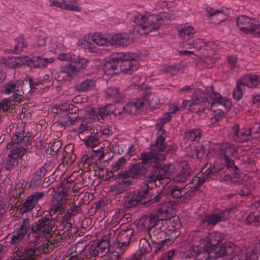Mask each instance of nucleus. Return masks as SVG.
<instances>
[{
  "label": "nucleus",
  "instance_id": "30",
  "mask_svg": "<svg viewBox=\"0 0 260 260\" xmlns=\"http://www.w3.org/2000/svg\"><path fill=\"white\" fill-rule=\"evenodd\" d=\"M120 57H115L106 61L103 66V70L106 74L113 75L119 72L118 59Z\"/></svg>",
  "mask_w": 260,
  "mask_h": 260
},
{
  "label": "nucleus",
  "instance_id": "37",
  "mask_svg": "<svg viewBox=\"0 0 260 260\" xmlns=\"http://www.w3.org/2000/svg\"><path fill=\"white\" fill-rule=\"evenodd\" d=\"M139 202L135 195L134 191H129L123 199V205L125 209H129L135 207Z\"/></svg>",
  "mask_w": 260,
  "mask_h": 260
},
{
  "label": "nucleus",
  "instance_id": "36",
  "mask_svg": "<svg viewBox=\"0 0 260 260\" xmlns=\"http://www.w3.org/2000/svg\"><path fill=\"white\" fill-rule=\"evenodd\" d=\"M105 92L107 99H112L115 102H120L123 99V95L116 87H109L105 89Z\"/></svg>",
  "mask_w": 260,
  "mask_h": 260
},
{
  "label": "nucleus",
  "instance_id": "47",
  "mask_svg": "<svg viewBox=\"0 0 260 260\" xmlns=\"http://www.w3.org/2000/svg\"><path fill=\"white\" fill-rule=\"evenodd\" d=\"M148 172L147 173L146 175H144L146 177V181L149 183H154L158 180L157 177L156 176L155 173H154V170L152 166V162H150L148 164Z\"/></svg>",
  "mask_w": 260,
  "mask_h": 260
},
{
  "label": "nucleus",
  "instance_id": "44",
  "mask_svg": "<svg viewBox=\"0 0 260 260\" xmlns=\"http://www.w3.org/2000/svg\"><path fill=\"white\" fill-rule=\"evenodd\" d=\"M96 133L97 132H94V133H91L87 135V138L84 143L87 147L91 148L93 149L99 144L100 141L98 137L96 136Z\"/></svg>",
  "mask_w": 260,
  "mask_h": 260
},
{
  "label": "nucleus",
  "instance_id": "39",
  "mask_svg": "<svg viewBox=\"0 0 260 260\" xmlns=\"http://www.w3.org/2000/svg\"><path fill=\"white\" fill-rule=\"evenodd\" d=\"M218 172V168H216L214 166L211 167V165H210V167L202 173L201 177H199L198 181L197 183V185L198 186L201 185L207 179L211 178Z\"/></svg>",
  "mask_w": 260,
  "mask_h": 260
},
{
  "label": "nucleus",
  "instance_id": "26",
  "mask_svg": "<svg viewBox=\"0 0 260 260\" xmlns=\"http://www.w3.org/2000/svg\"><path fill=\"white\" fill-rule=\"evenodd\" d=\"M162 225L164 227L165 225H166L167 229L170 232L169 234H174V236L175 237L178 236L180 233L179 230L181 224L179 218L177 217L164 220V224Z\"/></svg>",
  "mask_w": 260,
  "mask_h": 260
},
{
  "label": "nucleus",
  "instance_id": "22",
  "mask_svg": "<svg viewBox=\"0 0 260 260\" xmlns=\"http://www.w3.org/2000/svg\"><path fill=\"white\" fill-rule=\"evenodd\" d=\"M110 44L116 46L125 47L129 45L133 41L128 35L120 34L109 36Z\"/></svg>",
  "mask_w": 260,
  "mask_h": 260
},
{
  "label": "nucleus",
  "instance_id": "41",
  "mask_svg": "<svg viewBox=\"0 0 260 260\" xmlns=\"http://www.w3.org/2000/svg\"><path fill=\"white\" fill-rule=\"evenodd\" d=\"M95 80L91 78H87L75 85V89L79 92H84L93 87Z\"/></svg>",
  "mask_w": 260,
  "mask_h": 260
},
{
  "label": "nucleus",
  "instance_id": "20",
  "mask_svg": "<svg viewBox=\"0 0 260 260\" xmlns=\"http://www.w3.org/2000/svg\"><path fill=\"white\" fill-rule=\"evenodd\" d=\"M29 228V219L28 218L23 219L22 224L14 232L13 235L11 238L10 243L15 245L21 241L26 234L27 230Z\"/></svg>",
  "mask_w": 260,
  "mask_h": 260
},
{
  "label": "nucleus",
  "instance_id": "33",
  "mask_svg": "<svg viewBox=\"0 0 260 260\" xmlns=\"http://www.w3.org/2000/svg\"><path fill=\"white\" fill-rule=\"evenodd\" d=\"M238 81L243 87L247 86L249 88H253L259 84V76L256 75H246L243 76Z\"/></svg>",
  "mask_w": 260,
  "mask_h": 260
},
{
  "label": "nucleus",
  "instance_id": "53",
  "mask_svg": "<svg viewBox=\"0 0 260 260\" xmlns=\"http://www.w3.org/2000/svg\"><path fill=\"white\" fill-rule=\"evenodd\" d=\"M61 142L60 140L55 141L51 145L50 148L47 149V152L52 155L57 154L58 150L61 146Z\"/></svg>",
  "mask_w": 260,
  "mask_h": 260
},
{
  "label": "nucleus",
  "instance_id": "13",
  "mask_svg": "<svg viewBox=\"0 0 260 260\" xmlns=\"http://www.w3.org/2000/svg\"><path fill=\"white\" fill-rule=\"evenodd\" d=\"M180 170L172 177L174 183H183L189 178L191 171L189 165L186 161H182L179 164Z\"/></svg>",
  "mask_w": 260,
  "mask_h": 260
},
{
  "label": "nucleus",
  "instance_id": "14",
  "mask_svg": "<svg viewBox=\"0 0 260 260\" xmlns=\"http://www.w3.org/2000/svg\"><path fill=\"white\" fill-rule=\"evenodd\" d=\"M160 220L156 214H149L143 216L138 221L137 227L140 230H150L158 226Z\"/></svg>",
  "mask_w": 260,
  "mask_h": 260
},
{
  "label": "nucleus",
  "instance_id": "35",
  "mask_svg": "<svg viewBox=\"0 0 260 260\" xmlns=\"http://www.w3.org/2000/svg\"><path fill=\"white\" fill-rule=\"evenodd\" d=\"M107 110L104 107L101 108H93L88 113L89 118L93 119L94 120L97 119L100 121L101 119H103L105 117L109 115Z\"/></svg>",
  "mask_w": 260,
  "mask_h": 260
},
{
  "label": "nucleus",
  "instance_id": "63",
  "mask_svg": "<svg viewBox=\"0 0 260 260\" xmlns=\"http://www.w3.org/2000/svg\"><path fill=\"white\" fill-rule=\"evenodd\" d=\"M113 177L116 176L115 179H121L124 180L125 179H128L130 177H131V173L130 172V170L129 169L128 171H122L120 173H118L117 174L112 175Z\"/></svg>",
  "mask_w": 260,
  "mask_h": 260
},
{
  "label": "nucleus",
  "instance_id": "58",
  "mask_svg": "<svg viewBox=\"0 0 260 260\" xmlns=\"http://www.w3.org/2000/svg\"><path fill=\"white\" fill-rule=\"evenodd\" d=\"M204 251L203 248H200L198 246H194L191 247L187 252V256L190 257H197L201 251Z\"/></svg>",
  "mask_w": 260,
  "mask_h": 260
},
{
  "label": "nucleus",
  "instance_id": "19",
  "mask_svg": "<svg viewBox=\"0 0 260 260\" xmlns=\"http://www.w3.org/2000/svg\"><path fill=\"white\" fill-rule=\"evenodd\" d=\"M237 23L240 30L246 34H254L253 30L257 24L255 20L244 15L238 18Z\"/></svg>",
  "mask_w": 260,
  "mask_h": 260
},
{
  "label": "nucleus",
  "instance_id": "1",
  "mask_svg": "<svg viewBox=\"0 0 260 260\" xmlns=\"http://www.w3.org/2000/svg\"><path fill=\"white\" fill-rule=\"evenodd\" d=\"M215 104L222 105L226 109L230 108L232 102L230 100L222 96L218 92H215L212 87L205 89V91L198 89L191 101H184L181 105L182 110L189 106L190 110L196 113L203 112L205 109H211Z\"/></svg>",
  "mask_w": 260,
  "mask_h": 260
},
{
  "label": "nucleus",
  "instance_id": "46",
  "mask_svg": "<svg viewBox=\"0 0 260 260\" xmlns=\"http://www.w3.org/2000/svg\"><path fill=\"white\" fill-rule=\"evenodd\" d=\"M94 162H95V159L93 158V156H88L87 154H84L81 157L79 166L81 170H85L86 165H87L86 168H88L89 166Z\"/></svg>",
  "mask_w": 260,
  "mask_h": 260
},
{
  "label": "nucleus",
  "instance_id": "55",
  "mask_svg": "<svg viewBox=\"0 0 260 260\" xmlns=\"http://www.w3.org/2000/svg\"><path fill=\"white\" fill-rule=\"evenodd\" d=\"M105 150V148L102 146L97 149H92L93 154H91V156H93V158L95 159V161L97 160L101 161L104 158Z\"/></svg>",
  "mask_w": 260,
  "mask_h": 260
},
{
  "label": "nucleus",
  "instance_id": "43",
  "mask_svg": "<svg viewBox=\"0 0 260 260\" xmlns=\"http://www.w3.org/2000/svg\"><path fill=\"white\" fill-rule=\"evenodd\" d=\"M101 254L107 253L109 247V236L105 235L100 241L94 243Z\"/></svg>",
  "mask_w": 260,
  "mask_h": 260
},
{
  "label": "nucleus",
  "instance_id": "34",
  "mask_svg": "<svg viewBox=\"0 0 260 260\" xmlns=\"http://www.w3.org/2000/svg\"><path fill=\"white\" fill-rule=\"evenodd\" d=\"M144 106V102L140 100H138L135 102L127 104L125 106H123L122 109L125 110V112H127L131 114H135Z\"/></svg>",
  "mask_w": 260,
  "mask_h": 260
},
{
  "label": "nucleus",
  "instance_id": "61",
  "mask_svg": "<svg viewBox=\"0 0 260 260\" xmlns=\"http://www.w3.org/2000/svg\"><path fill=\"white\" fill-rule=\"evenodd\" d=\"M42 182V179L34 174L31 179L30 186L36 188L41 185Z\"/></svg>",
  "mask_w": 260,
  "mask_h": 260
},
{
  "label": "nucleus",
  "instance_id": "17",
  "mask_svg": "<svg viewBox=\"0 0 260 260\" xmlns=\"http://www.w3.org/2000/svg\"><path fill=\"white\" fill-rule=\"evenodd\" d=\"M140 159L141 161L138 164H133L130 168V172L131 173V177L133 178H139L142 176L147 175V173L148 172V164H150L151 159H148L146 160H143V157H142V154L140 156Z\"/></svg>",
  "mask_w": 260,
  "mask_h": 260
},
{
  "label": "nucleus",
  "instance_id": "56",
  "mask_svg": "<svg viewBox=\"0 0 260 260\" xmlns=\"http://www.w3.org/2000/svg\"><path fill=\"white\" fill-rule=\"evenodd\" d=\"M125 158L124 157H121L118 159L116 161L113 162L112 165V171L111 173H113L118 170L121 169L123 165L125 162Z\"/></svg>",
  "mask_w": 260,
  "mask_h": 260
},
{
  "label": "nucleus",
  "instance_id": "59",
  "mask_svg": "<svg viewBox=\"0 0 260 260\" xmlns=\"http://www.w3.org/2000/svg\"><path fill=\"white\" fill-rule=\"evenodd\" d=\"M165 242L153 243V245H152L151 246H150L149 244L150 248H149L148 251H149L150 250L153 249L154 253H155L156 254H157L159 252L162 251L164 250Z\"/></svg>",
  "mask_w": 260,
  "mask_h": 260
},
{
  "label": "nucleus",
  "instance_id": "21",
  "mask_svg": "<svg viewBox=\"0 0 260 260\" xmlns=\"http://www.w3.org/2000/svg\"><path fill=\"white\" fill-rule=\"evenodd\" d=\"M236 248V245L232 242H226L222 245L217 246L214 251L215 256L219 257L229 256L233 257Z\"/></svg>",
  "mask_w": 260,
  "mask_h": 260
},
{
  "label": "nucleus",
  "instance_id": "54",
  "mask_svg": "<svg viewBox=\"0 0 260 260\" xmlns=\"http://www.w3.org/2000/svg\"><path fill=\"white\" fill-rule=\"evenodd\" d=\"M98 247L95 243L91 245L88 248V254L86 253L85 251H82L81 253H85V254L88 255V256L90 257V259L91 258L98 256L99 254H101L99 249H97Z\"/></svg>",
  "mask_w": 260,
  "mask_h": 260
},
{
  "label": "nucleus",
  "instance_id": "6",
  "mask_svg": "<svg viewBox=\"0 0 260 260\" xmlns=\"http://www.w3.org/2000/svg\"><path fill=\"white\" fill-rule=\"evenodd\" d=\"M42 252H45L44 249L35 245L15 247L12 258L14 260H37Z\"/></svg>",
  "mask_w": 260,
  "mask_h": 260
},
{
  "label": "nucleus",
  "instance_id": "8",
  "mask_svg": "<svg viewBox=\"0 0 260 260\" xmlns=\"http://www.w3.org/2000/svg\"><path fill=\"white\" fill-rule=\"evenodd\" d=\"M22 81H17L15 82H9L3 85L1 87V91L3 94L9 95L12 93L10 100H12L15 101H20L23 95Z\"/></svg>",
  "mask_w": 260,
  "mask_h": 260
},
{
  "label": "nucleus",
  "instance_id": "23",
  "mask_svg": "<svg viewBox=\"0 0 260 260\" xmlns=\"http://www.w3.org/2000/svg\"><path fill=\"white\" fill-rule=\"evenodd\" d=\"M238 124H235L233 127L232 131L233 134V139L237 142L243 143L250 139L252 134V129L245 131L243 129H239Z\"/></svg>",
  "mask_w": 260,
  "mask_h": 260
},
{
  "label": "nucleus",
  "instance_id": "64",
  "mask_svg": "<svg viewBox=\"0 0 260 260\" xmlns=\"http://www.w3.org/2000/svg\"><path fill=\"white\" fill-rule=\"evenodd\" d=\"M257 254H260V242L256 243L254 249L251 251V253L250 254V258L252 260H257L258 259Z\"/></svg>",
  "mask_w": 260,
  "mask_h": 260
},
{
  "label": "nucleus",
  "instance_id": "29",
  "mask_svg": "<svg viewBox=\"0 0 260 260\" xmlns=\"http://www.w3.org/2000/svg\"><path fill=\"white\" fill-rule=\"evenodd\" d=\"M79 119H81V117H72L68 113L67 110H66L60 113L56 123L58 125L65 127L66 125L75 124L76 122L79 121Z\"/></svg>",
  "mask_w": 260,
  "mask_h": 260
},
{
  "label": "nucleus",
  "instance_id": "18",
  "mask_svg": "<svg viewBox=\"0 0 260 260\" xmlns=\"http://www.w3.org/2000/svg\"><path fill=\"white\" fill-rule=\"evenodd\" d=\"M44 192H35L28 196L22 202L23 208L25 212L31 211L34 207L42 200L45 196Z\"/></svg>",
  "mask_w": 260,
  "mask_h": 260
},
{
  "label": "nucleus",
  "instance_id": "57",
  "mask_svg": "<svg viewBox=\"0 0 260 260\" xmlns=\"http://www.w3.org/2000/svg\"><path fill=\"white\" fill-rule=\"evenodd\" d=\"M75 54L72 52L59 53L57 55V58L60 61H66L71 63Z\"/></svg>",
  "mask_w": 260,
  "mask_h": 260
},
{
  "label": "nucleus",
  "instance_id": "28",
  "mask_svg": "<svg viewBox=\"0 0 260 260\" xmlns=\"http://www.w3.org/2000/svg\"><path fill=\"white\" fill-rule=\"evenodd\" d=\"M155 214L157 215L160 221H161V224H164V220L171 217L174 214V210L171 203H166L159 208Z\"/></svg>",
  "mask_w": 260,
  "mask_h": 260
},
{
  "label": "nucleus",
  "instance_id": "51",
  "mask_svg": "<svg viewBox=\"0 0 260 260\" xmlns=\"http://www.w3.org/2000/svg\"><path fill=\"white\" fill-rule=\"evenodd\" d=\"M79 120H81L82 121V123L79 126V130L80 132H85L87 135L91 133H94V129L91 128L89 124L86 123L85 119L83 117H81V119H79Z\"/></svg>",
  "mask_w": 260,
  "mask_h": 260
},
{
  "label": "nucleus",
  "instance_id": "27",
  "mask_svg": "<svg viewBox=\"0 0 260 260\" xmlns=\"http://www.w3.org/2000/svg\"><path fill=\"white\" fill-rule=\"evenodd\" d=\"M55 58L53 57L44 58L41 56H34L27 61V64L30 67L43 68L46 67L48 64L53 62Z\"/></svg>",
  "mask_w": 260,
  "mask_h": 260
},
{
  "label": "nucleus",
  "instance_id": "31",
  "mask_svg": "<svg viewBox=\"0 0 260 260\" xmlns=\"http://www.w3.org/2000/svg\"><path fill=\"white\" fill-rule=\"evenodd\" d=\"M159 161H151L155 171L154 173L156 174L158 180H161L167 178L169 175V170L170 169L168 165L165 164L162 165Z\"/></svg>",
  "mask_w": 260,
  "mask_h": 260
},
{
  "label": "nucleus",
  "instance_id": "42",
  "mask_svg": "<svg viewBox=\"0 0 260 260\" xmlns=\"http://www.w3.org/2000/svg\"><path fill=\"white\" fill-rule=\"evenodd\" d=\"M26 46L25 40L21 36H20L15 40V44L13 49L11 50H9L8 52H11L13 54H19Z\"/></svg>",
  "mask_w": 260,
  "mask_h": 260
},
{
  "label": "nucleus",
  "instance_id": "12",
  "mask_svg": "<svg viewBox=\"0 0 260 260\" xmlns=\"http://www.w3.org/2000/svg\"><path fill=\"white\" fill-rule=\"evenodd\" d=\"M134 231L131 229L120 230L117 236V246L116 250L119 255L124 253L127 249L133 235Z\"/></svg>",
  "mask_w": 260,
  "mask_h": 260
},
{
  "label": "nucleus",
  "instance_id": "40",
  "mask_svg": "<svg viewBox=\"0 0 260 260\" xmlns=\"http://www.w3.org/2000/svg\"><path fill=\"white\" fill-rule=\"evenodd\" d=\"M196 32L194 28L191 26L182 25L178 28L179 36L186 40L192 38Z\"/></svg>",
  "mask_w": 260,
  "mask_h": 260
},
{
  "label": "nucleus",
  "instance_id": "32",
  "mask_svg": "<svg viewBox=\"0 0 260 260\" xmlns=\"http://www.w3.org/2000/svg\"><path fill=\"white\" fill-rule=\"evenodd\" d=\"M131 185L132 181L129 179L122 180L111 186L110 190L114 195L117 196L128 190Z\"/></svg>",
  "mask_w": 260,
  "mask_h": 260
},
{
  "label": "nucleus",
  "instance_id": "38",
  "mask_svg": "<svg viewBox=\"0 0 260 260\" xmlns=\"http://www.w3.org/2000/svg\"><path fill=\"white\" fill-rule=\"evenodd\" d=\"M73 148L71 145H68L66 146L63 152V162L67 166L71 165L76 158V154L73 152Z\"/></svg>",
  "mask_w": 260,
  "mask_h": 260
},
{
  "label": "nucleus",
  "instance_id": "7",
  "mask_svg": "<svg viewBox=\"0 0 260 260\" xmlns=\"http://www.w3.org/2000/svg\"><path fill=\"white\" fill-rule=\"evenodd\" d=\"M25 133L23 127L18 128L15 133L12 136L11 143L7 145L8 149L17 148L23 149V152L25 153L26 148L30 143V138Z\"/></svg>",
  "mask_w": 260,
  "mask_h": 260
},
{
  "label": "nucleus",
  "instance_id": "62",
  "mask_svg": "<svg viewBox=\"0 0 260 260\" xmlns=\"http://www.w3.org/2000/svg\"><path fill=\"white\" fill-rule=\"evenodd\" d=\"M67 211L70 213V214L75 216L78 213H81L82 209L81 208L77 206L76 203L74 202L70 205V208Z\"/></svg>",
  "mask_w": 260,
  "mask_h": 260
},
{
  "label": "nucleus",
  "instance_id": "60",
  "mask_svg": "<svg viewBox=\"0 0 260 260\" xmlns=\"http://www.w3.org/2000/svg\"><path fill=\"white\" fill-rule=\"evenodd\" d=\"M72 216L73 215L70 214V213L67 211L66 213L63 216L62 224H63L64 227L65 225H66L67 230H69L72 226L71 218Z\"/></svg>",
  "mask_w": 260,
  "mask_h": 260
},
{
  "label": "nucleus",
  "instance_id": "5",
  "mask_svg": "<svg viewBox=\"0 0 260 260\" xmlns=\"http://www.w3.org/2000/svg\"><path fill=\"white\" fill-rule=\"evenodd\" d=\"M31 232L36 238L50 237L51 233L56 230L52 214L42 215L31 226Z\"/></svg>",
  "mask_w": 260,
  "mask_h": 260
},
{
  "label": "nucleus",
  "instance_id": "15",
  "mask_svg": "<svg viewBox=\"0 0 260 260\" xmlns=\"http://www.w3.org/2000/svg\"><path fill=\"white\" fill-rule=\"evenodd\" d=\"M150 190L148 184L145 183L143 186L134 191L139 203L145 204L152 200H154V202L158 201L159 196L157 194L152 198L150 192Z\"/></svg>",
  "mask_w": 260,
  "mask_h": 260
},
{
  "label": "nucleus",
  "instance_id": "50",
  "mask_svg": "<svg viewBox=\"0 0 260 260\" xmlns=\"http://www.w3.org/2000/svg\"><path fill=\"white\" fill-rule=\"evenodd\" d=\"M201 136V131L199 129H191L185 133L186 138L190 141H198Z\"/></svg>",
  "mask_w": 260,
  "mask_h": 260
},
{
  "label": "nucleus",
  "instance_id": "16",
  "mask_svg": "<svg viewBox=\"0 0 260 260\" xmlns=\"http://www.w3.org/2000/svg\"><path fill=\"white\" fill-rule=\"evenodd\" d=\"M11 150L8 154L6 160L5 168L7 170H14L18 164V159L24 155L23 149L16 148L10 149Z\"/></svg>",
  "mask_w": 260,
  "mask_h": 260
},
{
  "label": "nucleus",
  "instance_id": "25",
  "mask_svg": "<svg viewBox=\"0 0 260 260\" xmlns=\"http://www.w3.org/2000/svg\"><path fill=\"white\" fill-rule=\"evenodd\" d=\"M109 37H105L101 35H93L91 38L88 37L89 42H87V47L90 52H94L95 48L92 47V43L98 46L108 45L110 44V40Z\"/></svg>",
  "mask_w": 260,
  "mask_h": 260
},
{
  "label": "nucleus",
  "instance_id": "24",
  "mask_svg": "<svg viewBox=\"0 0 260 260\" xmlns=\"http://www.w3.org/2000/svg\"><path fill=\"white\" fill-rule=\"evenodd\" d=\"M150 237L151 239L152 243H158L166 242V233L165 231V228L162 226H155L154 228L151 229L148 232Z\"/></svg>",
  "mask_w": 260,
  "mask_h": 260
},
{
  "label": "nucleus",
  "instance_id": "9",
  "mask_svg": "<svg viewBox=\"0 0 260 260\" xmlns=\"http://www.w3.org/2000/svg\"><path fill=\"white\" fill-rule=\"evenodd\" d=\"M88 63V59L80 57L77 54H75L72 62L67 64L64 68L66 73L70 77H74L85 69Z\"/></svg>",
  "mask_w": 260,
  "mask_h": 260
},
{
  "label": "nucleus",
  "instance_id": "49",
  "mask_svg": "<svg viewBox=\"0 0 260 260\" xmlns=\"http://www.w3.org/2000/svg\"><path fill=\"white\" fill-rule=\"evenodd\" d=\"M75 0H65V6H64V10L75 12L81 11V8L75 5Z\"/></svg>",
  "mask_w": 260,
  "mask_h": 260
},
{
  "label": "nucleus",
  "instance_id": "3",
  "mask_svg": "<svg viewBox=\"0 0 260 260\" xmlns=\"http://www.w3.org/2000/svg\"><path fill=\"white\" fill-rule=\"evenodd\" d=\"M154 145L152 146L151 151L142 153L143 160L151 159L153 161L164 160L167 154H172L176 151L173 145H167L165 142L166 135L164 129H160Z\"/></svg>",
  "mask_w": 260,
  "mask_h": 260
},
{
  "label": "nucleus",
  "instance_id": "48",
  "mask_svg": "<svg viewBox=\"0 0 260 260\" xmlns=\"http://www.w3.org/2000/svg\"><path fill=\"white\" fill-rule=\"evenodd\" d=\"M245 90V87L237 80L236 88L233 92V96L236 100L239 101L243 96V91Z\"/></svg>",
  "mask_w": 260,
  "mask_h": 260
},
{
  "label": "nucleus",
  "instance_id": "11",
  "mask_svg": "<svg viewBox=\"0 0 260 260\" xmlns=\"http://www.w3.org/2000/svg\"><path fill=\"white\" fill-rule=\"evenodd\" d=\"M118 57H120V59H118L119 71L131 74L139 68L138 61L135 59H130L129 54L121 53L118 54Z\"/></svg>",
  "mask_w": 260,
  "mask_h": 260
},
{
  "label": "nucleus",
  "instance_id": "10",
  "mask_svg": "<svg viewBox=\"0 0 260 260\" xmlns=\"http://www.w3.org/2000/svg\"><path fill=\"white\" fill-rule=\"evenodd\" d=\"M231 209H225L220 212L206 216L202 220L204 226L212 227L220 221H226L230 219Z\"/></svg>",
  "mask_w": 260,
  "mask_h": 260
},
{
  "label": "nucleus",
  "instance_id": "52",
  "mask_svg": "<svg viewBox=\"0 0 260 260\" xmlns=\"http://www.w3.org/2000/svg\"><path fill=\"white\" fill-rule=\"evenodd\" d=\"M224 159H225V166L231 171L234 172L235 173H238L239 169L238 167L235 164L234 160L229 158L226 155L224 156Z\"/></svg>",
  "mask_w": 260,
  "mask_h": 260
},
{
  "label": "nucleus",
  "instance_id": "4",
  "mask_svg": "<svg viewBox=\"0 0 260 260\" xmlns=\"http://www.w3.org/2000/svg\"><path fill=\"white\" fill-rule=\"evenodd\" d=\"M71 178H65L62 182H60L59 186L54 189V197L56 198L51 203L49 209L50 212L48 214H56L59 212L58 215L64 213V210L67 207L66 195L68 193L69 189V183L72 182Z\"/></svg>",
  "mask_w": 260,
  "mask_h": 260
},
{
  "label": "nucleus",
  "instance_id": "45",
  "mask_svg": "<svg viewBox=\"0 0 260 260\" xmlns=\"http://www.w3.org/2000/svg\"><path fill=\"white\" fill-rule=\"evenodd\" d=\"M186 192L184 187L180 188L177 186H173L169 189L168 193L174 199H179L184 196Z\"/></svg>",
  "mask_w": 260,
  "mask_h": 260
},
{
  "label": "nucleus",
  "instance_id": "2",
  "mask_svg": "<svg viewBox=\"0 0 260 260\" xmlns=\"http://www.w3.org/2000/svg\"><path fill=\"white\" fill-rule=\"evenodd\" d=\"M174 18L173 14L167 12L161 13L158 15L146 13L135 16L134 21L137 24V31L140 35L150 34L152 36L158 31L162 24H166Z\"/></svg>",
  "mask_w": 260,
  "mask_h": 260
}]
</instances>
